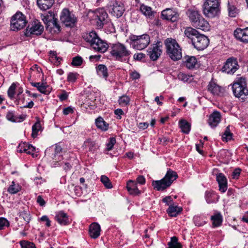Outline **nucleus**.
Returning a JSON list of instances; mask_svg holds the SVG:
<instances>
[{"mask_svg":"<svg viewBox=\"0 0 248 248\" xmlns=\"http://www.w3.org/2000/svg\"><path fill=\"white\" fill-rule=\"evenodd\" d=\"M52 20L50 22V26L48 30L50 32H53V33H58L61 31V26L58 23V19L56 18H52Z\"/></svg>","mask_w":248,"mask_h":248,"instance_id":"32","label":"nucleus"},{"mask_svg":"<svg viewBox=\"0 0 248 248\" xmlns=\"http://www.w3.org/2000/svg\"><path fill=\"white\" fill-rule=\"evenodd\" d=\"M162 202L165 203L167 205L174 204L173 201L171 196H166L162 199Z\"/></svg>","mask_w":248,"mask_h":248,"instance_id":"54","label":"nucleus"},{"mask_svg":"<svg viewBox=\"0 0 248 248\" xmlns=\"http://www.w3.org/2000/svg\"><path fill=\"white\" fill-rule=\"evenodd\" d=\"M83 147L86 149H88V151L91 153H94L99 148V146L96 142L91 139H88L83 143Z\"/></svg>","mask_w":248,"mask_h":248,"instance_id":"26","label":"nucleus"},{"mask_svg":"<svg viewBox=\"0 0 248 248\" xmlns=\"http://www.w3.org/2000/svg\"><path fill=\"white\" fill-rule=\"evenodd\" d=\"M191 24L195 28L205 31H209L210 25L200 12L194 8H189L186 12Z\"/></svg>","mask_w":248,"mask_h":248,"instance_id":"2","label":"nucleus"},{"mask_svg":"<svg viewBox=\"0 0 248 248\" xmlns=\"http://www.w3.org/2000/svg\"><path fill=\"white\" fill-rule=\"evenodd\" d=\"M184 33L185 35L191 40L194 47L199 50H203L209 44V39L207 36L200 33L193 28L187 27Z\"/></svg>","mask_w":248,"mask_h":248,"instance_id":"1","label":"nucleus"},{"mask_svg":"<svg viewBox=\"0 0 248 248\" xmlns=\"http://www.w3.org/2000/svg\"><path fill=\"white\" fill-rule=\"evenodd\" d=\"M232 89L234 96L243 100L248 95L246 79L244 77L237 78L233 83Z\"/></svg>","mask_w":248,"mask_h":248,"instance_id":"7","label":"nucleus"},{"mask_svg":"<svg viewBox=\"0 0 248 248\" xmlns=\"http://www.w3.org/2000/svg\"><path fill=\"white\" fill-rule=\"evenodd\" d=\"M219 0H206L203 5V13L207 17L213 18L219 12Z\"/></svg>","mask_w":248,"mask_h":248,"instance_id":"8","label":"nucleus"},{"mask_svg":"<svg viewBox=\"0 0 248 248\" xmlns=\"http://www.w3.org/2000/svg\"><path fill=\"white\" fill-rule=\"evenodd\" d=\"M241 170L239 168L236 169L233 171L232 176L233 179H238L240 176Z\"/></svg>","mask_w":248,"mask_h":248,"instance_id":"57","label":"nucleus"},{"mask_svg":"<svg viewBox=\"0 0 248 248\" xmlns=\"http://www.w3.org/2000/svg\"><path fill=\"white\" fill-rule=\"evenodd\" d=\"M191 77V75H187L182 72H180L177 75L178 79L183 82H188Z\"/></svg>","mask_w":248,"mask_h":248,"instance_id":"47","label":"nucleus"},{"mask_svg":"<svg viewBox=\"0 0 248 248\" xmlns=\"http://www.w3.org/2000/svg\"><path fill=\"white\" fill-rule=\"evenodd\" d=\"M40 220L42 221L46 222V226L49 227L51 226V221L49 220L47 216H43L40 218Z\"/></svg>","mask_w":248,"mask_h":248,"instance_id":"58","label":"nucleus"},{"mask_svg":"<svg viewBox=\"0 0 248 248\" xmlns=\"http://www.w3.org/2000/svg\"><path fill=\"white\" fill-rule=\"evenodd\" d=\"M140 10L143 15L148 17H150L153 15L151 8L146 5H141L140 7Z\"/></svg>","mask_w":248,"mask_h":248,"instance_id":"38","label":"nucleus"},{"mask_svg":"<svg viewBox=\"0 0 248 248\" xmlns=\"http://www.w3.org/2000/svg\"><path fill=\"white\" fill-rule=\"evenodd\" d=\"M236 39L243 43H248V27L244 29L237 28L233 32Z\"/></svg>","mask_w":248,"mask_h":248,"instance_id":"19","label":"nucleus"},{"mask_svg":"<svg viewBox=\"0 0 248 248\" xmlns=\"http://www.w3.org/2000/svg\"><path fill=\"white\" fill-rule=\"evenodd\" d=\"M63 164L61 166L63 167V169L65 171L69 170L72 166L70 163L66 161L65 160H63Z\"/></svg>","mask_w":248,"mask_h":248,"instance_id":"59","label":"nucleus"},{"mask_svg":"<svg viewBox=\"0 0 248 248\" xmlns=\"http://www.w3.org/2000/svg\"><path fill=\"white\" fill-rule=\"evenodd\" d=\"M83 63V59L79 56L73 58L71 64L74 66H80Z\"/></svg>","mask_w":248,"mask_h":248,"instance_id":"46","label":"nucleus"},{"mask_svg":"<svg viewBox=\"0 0 248 248\" xmlns=\"http://www.w3.org/2000/svg\"><path fill=\"white\" fill-rule=\"evenodd\" d=\"M208 90L215 95H218L221 93V87L215 82L211 81L208 85Z\"/></svg>","mask_w":248,"mask_h":248,"instance_id":"31","label":"nucleus"},{"mask_svg":"<svg viewBox=\"0 0 248 248\" xmlns=\"http://www.w3.org/2000/svg\"><path fill=\"white\" fill-rule=\"evenodd\" d=\"M68 96V94L65 90H62V93L58 95L60 100L62 101L66 100Z\"/></svg>","mask_w":248,"mask_h":248,"instance_id":"55","label":"nucleus"},{"mask_svg":"<svg viewBox=\"0 0 248 248\" xmlns=\"http://www.w3.org/2000/svg\"><path fill=\"white\" fill-rule=\"evenodd\" d=\"M164 44L166 53L171 60L176 61L181 59V48L175 39L168 38L165 40Z\"/></svg>","mask_w":248,"mask_h":248,"instance_id":"6","label":"nucleus"},{"mask_svg":"<svg viewBox=\"0 0 248 248\" xmlns=\"http://www.w3.org/2000/svg\"><path fill=\"white\" fill-rule=\"evenodd\" d=\"M240 66L238 64L237 59L236 58L231 57L227 59L224 62L223 66L221 68L223 72L228 74H233L239 68Z\"/></svg>","mask_w":248,"mask_h":248,"instance_id":"14","label":"nucleus"},{"mask_svg":"<svg viewBox=\"0 0 248 248\" xmlns=\"http://www.w3.org/2000/svg\"><path fill=\"white\" fill-rule=\"evenodd\" d=\"M83 37L95 51L104 53L108 49L109 46L107 42L101 40L94 31L84 35Z\"/></svg>","mask_w":248,"mask_h":248,"instance_id":"4","label":"nucleus"},{"mask_svg":"<svg viewBox=\"0 0 248 248\" xmlns=\"http://www.w3.org/2000/svg\"><path fill=\"white\" fill-rule=\"evenodd\" d=\"M16 86V84L15 83H13L8 89L7 94L9 97L11 99H13L14 97Z\"/></svg>","mask_w":248,"mask_h":248,"instance_id":"45","label":"nucleus"},{"mask_svg":"<svg viewBox=\"0 0 248 248\" xmlns=\"http://www.w3.org/2000/svg\"><path fill=\"white\" fill-rule=\"evenodd\" d=\"M162 44L161 42L158 41L156 44H154L152 47L148 50V55L152 61H156L160 56L162 52Z\"/></svg>","mask_w":248,"mask_h":248,"instance_id":"17","label":"nucleus"},{"mask_svg":"<svg viewBox=\"0 0 248 248\" xmlns=\"http://www.w3.org/2000/svg\"><path fill=\"white\" fill-rule=\"evenodd\" d=\"M216 180L219 186V190L221 193H224L227 189V180L226 176L222 173L217 174Z\"/></svg>","mask_w":248,"mask_h":248,"instance_id":"21","label":"nucleus"},{"mask_svg":"<svg viewBox=\"0 0 248 248\" xmlns=\"http://www.w3.org/2000/svg\"><path fill=\"white\" fill-rule=\"evenodd\" d=\"M232 134L231 132L230 126H228L222 136V140L223 141L227 142L232 139Z\"/></svg>","mask_w":248,"mask_h":248,"instance_id":"37","label":"nucleus"},{"mask_svg":"<svg viewBox=\"0 0 248 248\" xmlns=\"http://www.w3.org/2000/svg\"><path fill=\"white\" fill-rule=\"evenodd\" d=\"M26 153L28 154H32L33 155V152L35 150V147H34L31 144H28L27 146V150Z\"/></svg>","mask_w":248,"mask_h":248,"instance_id":"62","label":"nucleus"},{"mask_svg":"<svg viewBox=\"0 0 248 248\" xmlns=\"http://www.w3.org/2000/svg\"><path fill=\"white\" fill-rule=\"evenodd\" d=\"M93 20L95 22L96 26L99 29H102L107 23L108 15L104 8H98L93 11Z\"/></svg>","mask_w":248,"mask_h":248,"instance_id":"13","label":"nucleus"},{"mask_svg":"<svg viewBox=\"0 0 248 248\" xmlns=\"http://www.w3.org/2000/svg\"><path fill=\"white\" fill-rule=\"evenodd\" d=\"M38 90L42 93L48 94L51 92V88L48 85L42 83Z\"/></svg>","mask_w":248,"mask_h":248,"instance_id":"44","label":"nucleus"},{"mask_svg":"<svg viewBox=\"0 0 248 248\" xmlns=\"http://www.w3.org/2000/svg\"><path fill=\"white\" fill-rule=\"evenodd\" d=\"M221 119L220 113L217 111H215L212 113L208 120L209 124L212 127H215L219 123Z\"/></svg>","mask_w":248,"mask_h":248,"instance_id":"22","label":"nucleus"},{"mask_svg":"<svg viewBox=\"0 0 248 248\" xmlns=\"http://www.w3.org/2000/svg\"><path fill=\"white\" fill-rule=\"evenodd\" d=\"M9 225V222L6 218L4 217L0 218V230H3L5 227H8Z\"/></svg>","mask_w":248,"mask_h":248,"instance_id":"53","label":"nucleus"},{"mask_svg":"<svg viewBox=\"0 0 248 248\" xmlns=\"http://www.w3.org/2000/svg\"><path fill=\"white\" fill-rule=\"evenodd\" d=\"M42 130V127L40 122L38 121L32 126V137L33 138L36 137L38 135L39 131Z\"/></svg>","mask_w":248,"mask_h":248,"instance_id":"36","label":"nucleus"},{"mask_svg":"<svg viewBox=\"0 0 248 248\" xmlns=\"http://www.w3.org/2000/svg\"><path fill=\"white\" fill-rule=\"evenodd\" d=\"M206 202L208 204L216 203L219 199V196L213 190H207L204 196Z\"/></svg>","mask_w":248,"mask_h":248,"instance_id":"24","label":"nucleus"},{"mask_svg":"<svg viewBox=\"0 0 248 248\" xmlns=\"http://www.w3.org/2000/svg\"><path fill=\"white\" fill-rule=\"evenodd\" d=\"M161 17L163 19L175 22L179 18V14L173 9L167 8L162 11Z\"/></svg>","mask_w":248,"mask_h":248,"instance_id":"18","label":"nucleus"},{"mask_svg":"<svg viewBox=\"0 0 248 248\" xmlns=\"http://www.w3.org/2000/svg\"><path fill=\"white\" fill-rule=\"evenodd\" d=\"M116 143V139L114 137H111L109 139L108 142L107 143V148L106 151H109L111 150L115 144Z\"/></svg>","mask_w":248,"mask_h":248,"instance_id":"51","label":"nucleus"},{"mask_svg":"<svg viewBox=\"0 0 248 248\" xmlns=\"http://www.w3.org/2000/svg\"><path fill=\"white\" fill-rule=\"evenodd\" d=\"M6 118L13 122H17L18 118L15 115V112L13 111H9L6 114Z\"/></svg>","mask_w":248,"mask_h":248,"instance_id":"50","label":"nucleus"},{"mask_svg":"<svg viewBox=\"0 0 248 248\" xmlns=\"http://www.w3.org/2000/svg\"><path fill=\"white\" fill-rule=\"evenodd\" d=\"M137 182L141 185H144L145 183V178L143 176L140 175L137 178Z\"/></svg>","mask_w":248,"mask_h":248,"instance_id":"63","label":"nucleus"},{"mask_svg":"<svg viewBox=\"0 0 248 248\" xmlns=\"http://www.w3.org/2000/svg\"><path fill=\"white\" fill-rule=\"evenodd\" d=\"M62 149L59 144H56L54 149L53 153L51 154V157L52 159V165L54 167L61 166L63 164Z\"/></svg>","mask_w":248,"mask_h":248,"instance_id":"15","label":"nucleus"},{"mask_svg":"<svg viewBox=\"0 0 248 248\" xmlns=\"http://www.w3.org/2000/svg\"><path fill=\"white\" fill-rule=\"evenodd\" d=\"M108 7L109 13L117 18L122 16L125 11L124 4L119 0H109Z\"/></svg>","mask_w":248,"mask_h":248,"instance_id":"12","label":"nucleus"},{"mask_svg":"<svg viewBox=\"0 0 248 248\" xmlns=\"http://www.w3.org/2000/svg\"><path fill=\"white\" fill-rule=\"evenodd\" d=\"M54 1V0H37V4L41 10H46L52 6Z\"/></svg>","mask_w":248,"mask_h":248,"instance_id":"30","label":"nucleus"},{"mask_svg":"<svg viewBox=\"0 0 248 248\" xmlns=\"http://www.w3.org/2000/svg\"><path fill=\"white\" fill-rule=\"evenodd\" d=\"M61 22L67 27L74 28L78 22V17L73 11H70L68 8L62 10L60 15Z\"/></svg>","mask_w":248,"mask_h":248,"instance_id":"9","label":"nucleus"},{"mask_svg":"<svg viewBox=\"0 0 248 248\" xmlns=\"http://www.w3.org/2000/svg\"><path fill=\"white\" fill-rule=\"evenodd\" d=\"M96 71L97 74L102 77L103 78L107 79L108 77V73L107 67L104 64H99L96 67Z\"/></svg>","mask_w":248,"mask_h":248,"instance_id":"34","label":"nucleus"},{"mask_svg":"<svg viewBox=\"0 0 248 248\" xmlns=\"http://www.w3.org/2000/svg\"><path fill=\"white\" fill-rule=\"evenodd\" d=\"M101 182L107 188H111L112 187V185L109 178L105 175H102L101 177Z\"/></svg>","mask_w":248,"mask_h":248,"instance_id":"42","label":"nucleus"},{"mask_svg":"<svg viewBox=\"0 0 248 248\" xmlns=\"http://www.w3.org/2000/svg\"><path fill=\"white\" fill-rule=\"evenodd\" d=\"M118 102L120 105L122 107H125L129 103L130 98L128 96L124 95L120 97Z\"/></svg>","mask_w":248,"mask_h":248,"instance_id":"41","label":"nucleus"},{"mask_svg":"<svg viewBox=\"0 0 248 248\" xmlns=\"http://www.w3.org/2000/svg\"><path fill=\"white\" fill-rule=\"evenodd\" d=\"M79 77V74L77 72H70L68 74L67 81L70 83L75 82Z\"/></svg>","mask_w":248,"mask_h":248,"instance_id":"40","label":"nucleus"},{"mask_svg":"<svg viewBox=\"0 0 248 248\" xmlns=\"http://www.w3.org/2000/svg\"><path fill=\"white\" fill-rule=\"evenodd\" d=\"M21 248H36L34 243L28 241L22 240L20 242Z\"/></svg>","mask_w":248,"mask_h":248,"instance_id":"48","label":"nucleus"},{"mask_svg":"<svg viewBox=\"0 0 248 248\" xmlns=\"http://www.w3.org/2000/svg\"><path fill=\"white\" fill-rule=\"evenodd\" d=\"M183 211L181 207L178 206L174 204H171L167 210V212L169 216L171 217H176L180 214Z\"/></svg>","mask_w":248,"mask_h":248,"instance_id":"27","label":"nucleus"},{"mask_svg":"<svg viewBox=\"0 0 248 248\" xmlns=\"http://www.w3.org/2000/svg\"><path fill=\"white\" fill-rule=\"evenodd\" d=\"M130 45L136 49L142 50L146 48L150 42L149 35L143 34L140 36L131 35L129 37Z\"/></svg>","mask_w":248,"mask_h":248,"instance_id":"10","label":"nucleus"},{"mask_svg":"<svg viewBox=\"0 0 248 248\" xmlns=\"http://www.w3.org/2000/svg\"><path fill=\"white\" fill-rule=\"evenodd\" d=\"M184 64L189 69L195 67L197 64V60L195 56L186 55L184 58Z\"/></svg>","mask_w":248,"mask_h":248,"instance_id":"23","label":"nucleus"},{"mask_svg":"<svg viewBox=\"0 0 248 248\" xmlns=\"http://www.w3.org/2000/svg\"><path fill=\"white\" fill-rule=\"evenodd\" d=\"M52 18H54V17H52L51 16L49 15L43 16H42V19L46 25V30H48L49 26H50V22L53 20Z\"/></svg>","mask_w":248,"mask_h":248,"instance_id":"49","label":"nucleus"},{"mask_svg":"<svg viewBox=\"0 0 248 248\" xmlns=\"http://www.w3.org/2000/svg\"><path fill=\"white\" fill-rule=\"evenodd\" d=\"M126 188L129 193L133 195H139L140 190L137 187V184L132 180H129L127 183Z\"/></svg>","mask_w":248,"mask_h":248,"instance_id":"28","label":"nucleus"},{"mask_svg":"<svg viewBox=\"0 0 248 248\" xmlns=\"http://www.w3.org/2000/svg\"><path fill=\"white\" fill-rule=\"evenodd\" d=\"M21 188L19 185H16L15 182L13 181L12 184L9 186L8 188V192L10 194H16L19 192Z\"/></svg>","mask_w":248,"mask_h":248,"instance_id":"39","label":"nucleus"},{"mask_svg":"<svg viewBox=\"0 0 248 248\" xmlns=\"http://www.w3.org/2000/svg\"><path fill=\"white\" fill-rule=\"evenodd\" d=\"M178 178L177 173L169 169L165 176L160 180L153 181L152 186L157 191H162L170 187L171 184Z\"/></svg>","mask_w":248,"mask_h":248,"instance_id":"5","label":"nucleus"},{"mask_svg":"<svg viewBox=\"0 0 248 248\" xmlns=\"http://www.w3.org/2000/svg\"><path fill=\"white\" fill-rule=\"evenodd\" d=\"M108 49L113 58L121 62L129 60L131 54L130 51L120 43L110 44Z\"/></svg>","mask_w":248,"mask_h":248,"instance_id":"3","label":"nucleus"},{"mask_svg":"<svg viewBox=\"0 0 248 248\" xmlns=\"http://www.w3.org/2000/svg\"><path fill=\"white\" fill-rule=\"evenodd\" d=\"M36 202L41 206H44L46 204V202L40 195L37 197Z\"/></svg>","mask_w":248,"mask_h":248,"instance_id":"61","label":"nucleus"},{"mask_svg":"<svg viewBox=\"0 0 248 248\" xmlns=\"http://www.w3.org/2000/svg\"><path fill=\"white\" fill-rule=\"evenodd\" d=\"M100 226L97 223L91 224L89 227L90 236L94 239L99 237L100 234Z\"/></svg>","mask_w":248,"mask_h":248,"instance_id":"25","label":"nucleus"},{"mask_svg":"<svg viewBox=\"0 0 248 248\" xmlns=\"http://www.w3.org/2000/svg\"><path fill=\"white\" fill-rule=\"evenodd\" d=\"M95 124L97 127L102 131H107L108 129V124H107L101 117H99L95 120Z\"/></svg>","mask_w":248,"mask_h":248,"instance_id":"33","label":"nucleus"},{"mask_svg":"<svg viewBox=\"0 0 248 248\" xmlns=\"http://www.w3.org/2000/svg\"><path fill=\"white\" fill-rule=\"evenodd\" d=\"M55 219L61 225L65 226L70 223L68 215L64 213L63 211L57 212Z\"/></svg>","mask_w":248,"mask_h":248,"instance_id":"20","label":"nucleus"},{"mask_svg":"<svg viewBox=\"0 0 248 248\" xmlns=\"http://www.w3.org/2000/svg\"><path fill=\"white\" fill-rule=\"evenodd\" d=\"M74 112V110L71 107H68L63 108V114L66 115L70 113H73Z\"/></svg>","mask_w":248,"mask_h":248,"instance_id":"60","label":"nucleus"},{"mask_svg":"<svg viewBox=\"0 0 248 248\" xmlns=\"http://www.w3.org/2000/svg\"><path fill=\"white\" fill-rule=\"evenodd\" d=\"M179 126L182 131L185 134H188L190 131L191 125L185 120H181L179 121Z\"/></svg>","mask_w":248,"mask_h":248,"instance_id":"35","label":"nucleus"},{"mask_svg":"<svg viewBox=\"0 0 248 248\" xmlns=\"http://www.w3.org/2000/svg\"><path fill=\"white\" fill-rule=\"evenodd\" d=\"M148 126H149V124L147 122L140 123H139V124L138 125V127L140 129L144 130V129L147 128Z\"/></svg>","mask_w":248,"mask_h":248,"instance_id":"64","label":"nucleus"},{"mask_svg":"<svg viewBox=\"0 0 248 248\" xmlns=\"http://www.w3.org/2000/svg\"><path fill=\"white\" fill-rule=\"evenodd\" d=\"M229 16L234 17L236 16L239 13L238 10L233 5H229L228 7Z\"/></svg>","mask_w":248,"mask_h":248,"instance_id":"43","label":"nucleus"},{"mask_svg":"<svg viewBox=\"0 0 248 248\" xmlns=\"http://www.w3.org/2000/svg\"><path fill=\"white\" fill-rule=\"evenodd\" d=\"M27 23L25 15L21 12H17L11 18V29L12 31H17L23 29Z\"/></svg>","mask_w":248,"mask_h":248,"instance_id":"11","label":"nucleus"},{"mask_svg":"<svg viewBox=\"0 0 248 248\" xmlns=\"http://www.w3.org/2000/svg\"><path fill=\"white\" fill-rule=\"evenodd\" d=\"M211 220L212 222L213 227L216 228L222 225L223 217L220 212L217 211L214 215L211 216Z\"/></svg>","mask_w":248,"mask_h":248,"instance_id":"29","label":"nucleus"},{"mask_svg":"<svg viewBox=\"0 0 248 248\" xmlns=\"http://www.w3.org/2000/svg\"><path fill=\"white\" fill-rule=\"evenodd\" d=\"M43 31L44 26L41 23L37 20L34 21L27 27L25 34L27 36L39 35L42 33Z\"/></svg>","mask_w":248,"mask_h":248,"instance_id":"16","label":"nucleus"},{"mask_svg":"<svg viewBox=\"0 0 248 248\" xmlns=\"http://www.w3.org/2000/svg\"><path fill=\"white\" fill-rule=\"evenodd\" d=\"M21 216L27 223H29L31 220L30 214L28 212L23 211L21 213Z\"/></svg>","mask_w":248,"mask_h":248,"instance_id":"56","label":"nucleus"},{"mask_svg":"<svg viewBox=\"0 0 248 248\" xmlns=\"http://www.w3.org/2000/svg\"><path fill=\"white\" fill-rule=\"evenodd\" d=\"M28 144L26 142L21 143L19 144L17 147V152L19 153H26L27 152Z\"/></svg>","mask_w":248,"mask_h":248,"instance_id":"52","label":"nucleus"}]
</instances>
